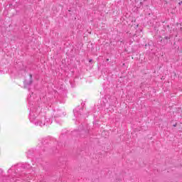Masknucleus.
I'll return each instance as SVG.
<instances>
[{
  "mask_svg": "<svg viewBox=\"0 0 182 182\" xmlns=\"http://www.w3.org/2000/svg\"><path fill=\"white\" fill-rule=\"evenodd\" d=\"M178 4H179V5H181V4H182V1H180V2L178 3Z\"/></svg>",
  "mask_w": 182,
  "mask_h": 182,
  "instance_id": "1",
  "label": "nucleus"
},
{
  "mask_svg": "<svg viewBox=\"0 0 182 182\" xmlns=\"http://www.w3.org/2000/svg\"><path fill=\"white\" fill-rule=\"evenodd\" d=\"M107 61H109V59H107Z\"/></svg>",
  "mask_w": 182,
  "mask_h": 182,
  "instance_id": "2",
  "label": "nucleus"
},
{
  "mask_svg": "<svg viewBox=\"0 0 182 182\" xmlns=\"http://www.w3.org/2000/svg\"><path fill=\"white\" fill-rule=\"evenodd\" d=\"M90 62H92V60H90Z\"/></svg>",
  "mask_w": 182,
  "mask_h": 182,
  "instance_id": "3",
  "label": "nucleus"
}]
</instances>
